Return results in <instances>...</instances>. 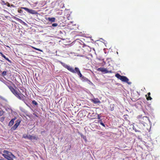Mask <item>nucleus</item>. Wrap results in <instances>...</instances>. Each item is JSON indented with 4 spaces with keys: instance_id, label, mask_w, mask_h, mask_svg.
<instances>
[{
    "instance_id": "nucleus-27",
    "label": "nucleus",
    "mask_w": 160,
    "mask_h": 160,
    "mask_svg": "<svg viewBox=\"0 0 160 160\" xmlns=\"http://www.w3.org/2000/svg\"><path fill=\"white\" fill-rule=\"evenodd\" d=\"M18 12L19 13H22L23 11L22 10H18Z\"/></svg>"
},
{
    "instance_id": "nucleus-36",
    "label": "nucleus",
    "mask_w": 160,
    "mask_h": 160,
    "mask_svg": "<svg viewBox=\"0 0 160 160\" xmlns=\"http://www.w3.org/2000/svg\"><path fill=\"white\" fill-rule=\"evenodd\" d=\"M10 82L12 84L14 85V84L13 83V82H12L10 81Z\"/></svg>"
},
{
    "instance_id": "nucleus-26",
    "label": "nucleus",
    "mask_w": 160,
    "mask_h": 160,
    "mask_svg": "<svg viewBox=\"0 0 160 160\" xmlns=\"http://www.w3.org/2000/svg\"><path fill=\"white\" fill-rule=\"evenodd\" d=\"M6 85L8 87V86H11L10 85V84L8 82H6L5 83Z\"/></svg>"
},
{
    "instance_id": "nucleus-1",
    "label": "nucleus",
    "mask_w": 160,
    "mask_h": 160,
    "mask_svg": "<svg viewBox=\"0 0 160 160\" xmlns=\"http://www.w3.org/2000/svg\"><path fill=\"white\" fill-rule=\"evenodd\" d=\"M8 88L10 89L12 93L18 99L22 100L25 102V99L24 98V96L22 94L19 93L16 90L14 89L11 86H8Z\"/></svg>"
},
{
    "instance_id": "nucleus-34",
    "label": "nucleus",
    "mask_w": 160,
    "mask_h": 160,
    "mask_svg": "<svg viewBox=\"0 0 160 160\" xmlns=\"http://www.w3.org/2000/svg\"><path fill=\"white\" fill-rule=\"evenodd\" d=\"M151 95V93L150 92H149L148 93V96H150Z\"/></svg>"
},
{
    "instance_id": "nucleus-25",
    "label": "nucleus",
    "mask_w": 160,
    "mask_h": 160,
    "mask_svg": "<svg viewBox=\"0 0 160 160\" xmlns=\"http://www.w3.org/2000/svg\"><path fill=\"white\" fill-rule=\"evenodd\" d=\"M81 137H82V138L84 139V140L85 141H87V138H86V137L85 136H84V135H81Z\"/></svg>"
},
{
    "instance_id": "nucleus-28",
    "label": "nucleus",
    "mask_w": 160,
    "mask_h": 160,
    "mask_svg": "<svg viewBox=\"0 0 160 160\" xmlns=\"http://www.w3.org/2000/svg\"><path fill=\"white\" fill-rule=\"evenodd\" d=\"M6 5L8 7H10V4L8 2H7Z\"/></svg>"
},
{
    "instance_id": "nucleus-30",
    "label": "nucleus",
    "mask_w": 160,
    "mask_h": 160,
    "mask_svg": "<svg viewBox=\"0 0 160 160\" xmlns=\"http://www.w3.org/2000/svg\"><path fill=\"white\" fill-rule=\"evenodd\" d=\"M101 118V116H100V115H98V119H100Z\"/></svg>"
},
{
    "instance_id": "nucleus-8",
    "label": "nucleus",
    "mask_w": 160,
    "mask_h": 160,
    "mask_svg": "<svg viewBox=\"0 0 160 160\" xmlns=\"http://www.w3.org/2000/svg\"><path fill=\"white\" fill-rule=\"evenodd\" d=\"M62 66L65 68H67L68 70L69 71L71 72V71H72V69H73L72 67L70 66H68V65L66 64L65 63H62Z\"/></svg>"
},
{
    "instance_id": "nucleus-3",
    "label": "nucleus",
    "mask_w": 160,
    "mask_h": 160,
    "mask_svg": "<svg viewBox=\"0 0 160 160\" xmlns=\"http://www.w3.org/2000/svg\"><path fill=\"white\" fill-rule=\"evenodd\" d=\"M138 118H140L139 122L140 123L138 126L139 127V129L141 130L142 131L144 129L143 128H140V127L141 126V124L144 125V124L146 123L149 120V118L146 116L143 117L142 118H141V116H138Z\"/></svg>"
},
{
    "instance_id": "nucleus-23",
    "label": "nucleus",
    "mask_w": 160,
    "mask_h": 160,
    "mask_svg": "<svg viewBox=\"0 0 160 160\" xmlns=\"http://www.w3.org/2000/svg\"><path fill=\"white\" fill-rule=\"evenodd\" d=\"M32 103L33 104H34L36 105H37L38 104L37 102L35 100H33V101H32Z\"/></svg>"
},
{
    "instance_id": "nucleus-24",
    "label": "nucleus",
    "mask_w": 160,
    "mask_h": 160,
    "mask_svg": "<svg viewBox=\"0 0 160 160\" xmlns=\"http://www.w3.org/2000/svg\"><path fill=\"white\" fill-rule=\"evenodd\" d=\"M58 24L57 23H54L52 24V26H53V27H57L58 26Z\"/></svg>"
},
{
    "instance_id": "nucleus-10",
    "label": "nucleus",
    "mask_w": 160,
    "mask_h": 160,
    "mask_svg": "<svg viewBox=\"0 0 160 160\" xmlns=\"http://www.w3.org/2000/svg\"><path fill=\"white\" fill-rule=\"evenodd\" d=\"M16 119V118L15 117L14 118L12 119L9 122L8 126H12L14 123V120H15Z\"/></svg>"
},
{
    "instance_id": "nucleus-33",
    "label": "nucleus",
    "mask_w": 160,
    "mask_h": 160,
    "mask_svg": "<svg viewBox=\"0 0 160 160\" xmlns=\"http://www.w3.org/2000/svg\"><path fill=\"white\" fill-rule=\"evenodd\" d=\"M3 114V112H1V111H0V116H1Z\"/></svg>"
},
{
    "instance_id": "nucleus-19",
    "label": "nucleus",
    "mask_w": 160,
    "mask_h": 160,
    "mask_svg": "<svg viewBox=\"0 0 160 160\" xmlns=\"http://www.w3.org/2000/svg\"><path fill=\"white\" fill-rule=\"evenodd\" d=\"M146 97L147 99L148 100H151L152 99V98L150 96H148V97L147 95H146Z\"/></svg>"
},
{
    "instance_id": "nucleus-38",
    "label": "nucleus",
    "mask_w": 160,
    "mask_h": 160,
    "mask_svg": "<svg viewBox=\"0 0 160 160\" xmlns=\"http://www.w3.org/2000/svg\"><path fill=\"white\" fill-rule=\"evenodd\" d=\"M11 7H14V5H13V4H12L11 6Z\"/></svg>"
},
{
    "instance_id": "nucleus-13",
    "label": "nucleus",
    "mask_w": 160,
    "mask_h": 160,
    "mask_svg": "<svg viewBox=\"0 0 160 160\" xmlns=\"http://www.w3.org/2000/svg\"><path fill=\"white\" fill-rule=\"evenodd\" d=\"M47 20H48L50 22H54L55 21V18L54 17L52 18H50L49 17L48 18Z\"/></svg>"
},
{
    "instance_id": "nucleus-2",
    "label": "nucleus",
    "mask_w": 160,
    "mask_h": 160,
    "mask_svg": "<svg viewBox=\"0 0 160 160\" xmlns=\"http://www.w3.org/2000/svg\"><path fill=\"white\" fill-rule=\"evenodd\" d=\"M8 88L10 89L12 93L18 99L22 100L25 102V99L24 98V96L22 94L19 93L16 90L14 89L11 86H8Z\"/></svg>"
},
{
    "instance_id": "nucleus-37",
    "label": "nucleus",
    "mask_w": 160,
    "mask_h": 160,
    "mask_svg": "<svg viewBox=\"0 0 160 160\" xmlns=\"http://www.w3.org/2000/svg\"><path fill=\"white\" fill-rule=\"evenodd\" d=\"M103 62L104 63V64H106V62L104 60L103 61Z\"/></svg>"
},
{
    "instance_id": "nucleus-11",
    "label": "nucleus",
    "mask_w": 160,
    "mask_h": 160,
    "mask_svg": "<svg viewBox=\"0 0 160 160\" xmlns=\"http://www.w3.org/2000/svg\"><path fill=\"white\" fill-rule=\"evenodd\" d=\"M92 101L94 103H100V101L98 98H94L92 99Z\"/></svg>"
},
{
    "instance_id": "nucleus-16",
    "label": "nucleus",
    "mask_w": 160,
    "mask_h": 160,
    "mask_svg": "<svg viewBox=\"0 0 160 160\" xmlns=\"http://www.w3.org/2000/svg\"><path fill=\"white\" fill-rule=\"evenodd\" d=\"M16 123L14 124V125L18 128V127L20 125V123L21 122V121L19 120H18L16 121Z\"/></svg>"
},
{
    "instance_id": "nucleus-29",
    "label": "nucleus",
    "mask_w": 160,
    "mask_h": 160,
    "mask_svg": "<svg viewBox=\"0 0 160 160\" xmlns=\"http://www.w3.org/2000/svg\"><path fill=\"white\" fill-rule=\"evenodd\" d=\"M135 130V132H141V131L140 130H137L136 129H134Z\"/></svg>"
},
{
    "instance_id": "nucleus-40",
    "label": "nucleus",
    "mask_w": 160,
    "mask_h": 160,
    "mask_svg": "<svg viewBox=\"0 0 160 160\" xmlns=\"http://www.w3.org/2000/svg\"><path fill=\"white\" fill-rule=\"evenodd\" d=\"M21 89V90H23V92H24L23 89Z\"/></svg>"
},
{
    "instance_id": "nucleus-15",
    "label": "nucleus",
    "mask_w": 160,
    "mask_h": 160,
    "mask_svg": "<svg viewBox=\"0 0 160 160\" xmlns=\"http://www.w3.org/2000/svg\"><path fill=\"white\" fill-rule=\"evenodd\" d=\"M81 80L83 81V82H88V81H90L89 80L86 78V77H84L83 76H82V77L81 78Z\"/></svg>"
},
{
    "instance_id": "nucleus-9",
    "label": "nucleus",
    "mask_w": 160,
    "mask_h": 160,
    "mask_svg": "<svg viewBox=\"0 0 160 160\" xmlns=\"http://www.w3.org/2000/svg\"><path fill=\"white\" fill-rule=\"evenodd\" d=\"M97 70L98 71H101L102 72H104L105 73H107V72H107V70L104 68H98Z\"/></svg>"
},
{
    "instance_id": "nucleus-5",
    "label": "nucleus",
    "mask_w": 160,
    "mask_h": 160,
    "mask_svg": "<svg viewBox=\"0 0 160 160\" xmlns=\"http://www.w3.org/2000/svg\"><path fill=\"white\" fill-rule=\"evenodd\" d=\"M82 47V49L84 52L87 53L91 51V48L88 45L83 44Z\"/></svg>"
},
{
    "instance_id": "nucleus-18",
    "label": "nucleus",
    "mask_w": 160,
    "mask_h": 160,
    "mask_svg": "<svg viewBox=\"0 0 160 160\" xmlns=\"http://www.w3.org/2000/svg\"><path fill=\"white\" fill-rule=\"evenodd\" d=\"M31 140H32V139L35 140H37L38 139V137H36V136H32V137L31 138Z\"/></svg>"
},
{
    "instance_id": "nucleus-41",
    "label": "nucleus",
    "mask_w": 160,
    "mask_h": 160,
    "mask_svg": "<svg viewBox=\"0 0 160 160\" xmlns=\"http://www.w3.org/2000/svg\"><path fill=\"white\" fill-rule=\"evenodd\" d=\"M0 160H4L3 159H0Z\"/></svg>"
},
{
    "instance_id": "nucleus-32",
    "label": "nucleus",
    "mask_w": 160,
    "mask_h": 160,
    "mask_svg": "<svg viewBox=\"0 0 160 160\" xmlns=\"http://www.w3.org/2000/svg\"><path fill=\"white\" fill-rule=\"evenodd\" d=\"M15 19L18 21L21 20L20 19L17 18H15Z\"/></svg>"
},
{
    "instance_id": "nucleus-14",
    "label": "nucleus",
    "mask_w": 160,
    "mask_h": 160,
    "mask_svg": "<svg viewBox=\"0 0 160 160\" xmlns=\"http://www.w3.org/2000/svg\"><path fill=\"white\" fill-rule=\"evenodd\" d=\"M0 54L1 56L3 58H4L6 60L9 62H11V61L8 58L6 57L2 52H0Z\"/></svg>"
},
{
    "instance_id": "nucleus-12",
    "label": "nucleus",
    "mask_w": 160,
    "mask_h": 160,
    "mask_svg": "<svg viewBox=\"0 0 160 160\" xmlns=\"http://www.w3.org/2000/svg\"><path fill=\"white\" fill-rule=\"evenodd\" d=\"M32 137V136L31 135H27L26 134L23 135L22 138H28L29 140L31 139V138Z\"/></svg>"
},
{
    "instance_id": "nucleus-4",
    "label": "nucleus",
    "mask_w": 160,
    "mask_h": 160,
    "mask_svg": "<svg viewBox=\"0 0 160 160\" xmlns=\"http://www.w3.org/2000/svg\"><path fill=\"white\" fill-rule=\"evenodd\" d=\"M115 76L118 79H120L122 82H126L128 84H130V82H129V79L126 77L124 76H121L118 73H117L115 74Z\"/></svg>"
},
{
    "instance_id": "nucleus-7",
    "label": "nucleus",
    "mask_w": 160,
    "mask_h": 160,
    "mask_svg": "<svg viewBox=\"0 0 160 160\" xmlns=\"http://www.w3.org/2000/svg\"><path fill=\"white\" fill-rule=\"evenodd\" d=\"M22 9H23L28 12H29L30 13L34 14L35 13V11L32 9H30L28 8H27L26 7H22L21 8Z\"/></svg>"
},
{
    "instance_id": "nucleus-20",
    "label": "nucleus",
    "mask_w": 160,
    "mask_h": 160,
    "mask_svg": "<svg viewBox=\"0 0 160 160\" xmlns=\"http://www.w3.org/2000/svg\"><path fill=\"white\" fill-rule=\"evenodd\" d=\"M7 74V72L6 71H4L2 73V75L3 76L6 75Z\"/></svg>"
},
{
    "instance_id": "nucleus-21",
    "label": "nucleus",
    "mask_w": 160,
    "mask_h": 160,
    "mask_svg": "<svg viewBox=\"0 0 160 160\" xmlns=\"http://www.w3.org/2000/svg\"><path fill=\"white\" fill-rule=\"evenodd\" d=\"M98 122H100V124H101L102 126L104 127H105V125L102 122L101 120H100Z\"/></svg>"
},
{
    "instance_id": "nucleus-35",
    "label": "nucleus",
    "mask_w": 160,
    "mask_h": 160,
    "mask_svg": "<svg viewBox=\"0 0 160 160\" xmlns=\"http://www.w3.org/2000/svg\"><path fill=\"white\" fill-rule=\"evenodd\" d=\"M114 110V108H113V107H112V108L111 109V111H113V110Z\"/></svg>"
},
{
    "instance_id": "nucleus-39",
    "label": "nucleus",
    "mask_w": 160,
    "mask_h": 160,
    "mask_svg": "<svg viewBox=\"0 0 160 160\" xmlns=\"http://www.w3.org/2000/svg\"><path fill=\"white\" fill-rule=\"evenodd\" d=\"M1 118H3V120L4 119V117H2Z\"/></svg>"
},
{
    "instance_id": "nucleus-22",
    "label": "nucleus",
    "mask_w": 160,
    "mask_h": 160,
    "mask_svg": "<svg viewBox=\"0 0 160 160\" xmlns=\"http://www.w3.org/2000/svg\"><path fill=\"white\" fill-rule=\"evenodd\" d=\"M32 48L34 49H35L37 50H38V51H41V52H42V50H41L39 48H35V47H32Z\"/></svg>"
},
{
    "instance_id": "nucleus-31",
    "label": "nucleus",
    "mask_w": 160,
    "mask_h": 160,
    "mask_svg": "<svg viewBox=\"0 0 160 160\" xmlns=\"http://www.w3.org/2000/svg\"><path fill=\"white\" fill-rule=\"evenodd\" d=\"M107 72H107V73H111L112 72V71L111 70H110V71H108L107 70Z\"/></svg>"
},
{
    "instance_id": "nucleus-6",
    "label": "nucleus",
    "mask_w": 160,
    "mask_h": 160,
    "mask_svg": "<svg viewBox=\"0 0 160 160\" xmlns=\"http://www.w3.org/2000/svg\"><path fill=\"white\" fill-rule=\"evenodd\" d=\"M71 72L73 73H77L80 78L82 77V75L81 73L79 68H78L76 67L74 69H73L72 71H71Z\"/></svg>"
},
{
    "instance_id": "nucleus-17",
    "label": "nucleus",
    "mask_w": 160,
    "mask_h": 160,
    "mask_svg": "<svg viewBox=\"0 0 160 160\" xmlns=\"http://www.w3.org/2000/svg\"><path fill=\"white\" fill-rule=\"evenodd\" d=\"M17 128V127H16V126L14 125L11 128V130L12 131H13L15 130Z\"/></svg>"
}]
</instances>
